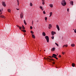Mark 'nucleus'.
I'll use <instances>...</instances> for the list:
<instances>
[{"mask_svg": "<svg viewBox=\"0 0 76 76\" xmlns=\"http://www.w3.org/2000/svg\"><path fill=\"white\" fill-rule=\"evenodd\" d=\"M20 17L21 19H22V18H23V13L22 12H21Z\"/></svg>", "mask_w": 76, "mask_h": 76, "instance_id": "4", "label": "nucleus"}, {"mask_svg": "<svg viewBox=\"0 0 76 76\" xmlns=\"http://www.w3.org/2000/svg\"><path fill=\"white\" fill-rule=\"evenodd\" d=\"M22 28L23 29H25V28L24 27H23Z\"/></svg>", "mask_w": 76, "mask_h": 76, "instance_id": "36", "label": "nucleus"}, {"mask_svg": "<svg viewBox=\"0 0 76 76\" xmlns=\"http://www.w3.org/2000/svg\"><path fill=\"white\" fill-rule=\"evenodd\" d=\"M55 50H56V48H53L51 49V50L52 51H55Z\"/></svg>", "mask_w": 76, "mask_h": 76, "instance_id": "11", "label": "nucleus"}, {"mask_svg": "<svg viewBox=\"0 0 76 76\" xmlns=\"http://www.w3.org/2000/svg\"><path fill=\"white\" fill-rule=\"evenodd\" d=\"M46 22H47V21H46Z\"/></svg>", "mask_w": 76, "mask_h": 76, "instance_id": "57", "label": "nucleus"}, {"mask_svg": "<svg viewBox=\"0 0 76 76\" xmlns=\"http://www.w3.org/2000/svg\"><path fill=\"white\" fill-rule=\"evenodd\" d=\"M34 21H32V24L33 25L34 24V23H33Z\"/></svg>", "mask_w": 76, "mask_h": 76, "instance_id": "41", "label": "nucleus"}, {"mask_svg": "<svg viewBox=\"0 0 76 76\" xmlns=\"http://www.w3.org/2000/svg\"><path fill=\"white\" fill-rule=\"evenodd\" d=\"M69 8H68L67 9V11L68 12H69Z\"/></svg>", "mask_w": 76, "mask_h": 76, "instance_id": "43", "label": "nucleus"}, {"mask_svg": "<svg viewBox=\"0 0 76 76\" xmlns=\"http://www.w3.org/2000/svg\"><path fill=\"white\" fill-rule=\"evenodd\" d=\"M52 56V57L53 58L54 57V58H55V57H57V55L54 54H53V55Z\"/></svg>", "mask_w": 76, "mask_h": 76, "instance_id": "7", "label": "nucleus"}, {"mask_svg": "<svg viewBox=\"0 0 76 76\" xmlns=\"http://www.w3.org/2000/svg\"><path fill=\"white\" fill-rule=\"evenodd\" d=\"M49 6L51 8H53V4H50Z\"/></svg>", "mask_w": 76, "mask_h": 76, "instance_id": "17", "label": "nucleus"}, {"mask_svg": "<svg viewBox=\"0 0 76 76\" xmlns=\"http://www.w3.org/2000/svg\"><path fill=\"white\" fill-rule=\"evenodd\" d=\"M69 1L70 0H69Z\"/></svg>", "mask_w": 76, "mask_h": 76, "instance_id": "58", "label": "nucleus"}, {"mask_svg": "<svg viewBox=\"0 0 76 76\" xmlns=\"http://www.w3.org/2000/svg\"><path fill=\"white\" fill-rule=\"evenodd\" d=\"M55 58H56V60H58V58H57L56 57Z\"/></svg>", "mask_w": 76, "mask_h": 76, "instance_id": "39", "label": "nucleus"}, {"mask_svg": "<svg viewBox=\"0 0 76 76\" xmlns=\"http://www.w3.org/2000/svg\"><path fill=\"white\" fill-rule=\"evenodd\" d=\"M72 67H75V64L74 63H72Z\"/></svg>", "mask_w": 76, "mask_h": 76, "instance_id": "22", "label": "nucleus"}, {"mask_svg": "<svg viewBox=\"0 0 76 76\" xmlns=\"http://www.w3.org/2000/svg\"><path fill=\"white\" fill-rule=\"evenodd\" d=\"M56 26L58 31H60V28L59 27V26H58V25L57 24L56 25Z\"/></svg>", "mask_w": 76, "mask_h": 76, "instance_id": "9", "label": "nucleus"}, {"mask_svg": "<svg viewBox=\"0 0 76 76\" xmlns=\"http://www.w3.org/2000/svg\"><path fill=\"white\" fill-rule=\"evenodd\" d=\"M42 4L43 5H44V4H45V2H42Z\"/></svg>", "mask_w": 76, "mask_h": 76, "instance_id": "32", "label": "nucleus"}, {"mask_svg": "<svg viewBox=\"0 0 76 76\" xmlns=\"http://www.w3.org/2000/svg\"><path fill=\"white\" fill-rule=\"evenodd\" d=\"M40 51H41V50H40Z\"/></svg>", "mask_w": 76, "mask_h": 76, "instance_id": "55", "label": "nucleus"}, {"mask_svg": "<svg viewBox=\"0 0 76 76\" xmlns=\"http://www.w3.org/2000/svg\"><path fill=\"white\" fill-rule=\"evenodd\" d=\"M56 69H58V68L57 67V66H56Z\"/></svg>", "mask_w": 76, "mask_h": 76, "instance_id": "47", "label": "nucleus"}, {"mask_svg": "<svg viewBox=\"0 0 76 76\" xmlns=\"http://www.w3.org/2000/svg\"><path fill=\"white\" fill-rule=\"evenodd\" d=\"M31 35L32 36V37H33V38H34V39H35V35L33 34H31Z\"/></svg>", "mask_w": 76, "mask_h": 76, "instance_id": "13", "label": "nucleus"}, {"mask_svg": "<svg viewBox=\"0 0 76 76\" xmlns=\"http://www.w3.org/2000/svg\"><path fill=\"white\" fill-rule=\"evenodd\" d=\"M45 20H47V17H45Z\"/></svg>", "mask_w": 76, "mask_h": 76, "instance_id": "29", "label": "nucleus"}, {"mask_svg": "<svg viewBox=\"0 0 76 76\" xmlns=\"http://www.w3.org/2000/svg\"><path fill=\"white\" fill-rule=\"evenodd\" d=\"M30 6H33V5L32 4V3L31 2L30 4Z\"/></svg>", "mask_w": 76, "mask_h": 76, "instance_id": "25", "label": "nucleus"}, {"mask_svg": "<svg viewBox=\"0 0 76 76\" xmlns=\"http://www.w3.org/2000/svg\"><path fill=\"white\" fill-rule=\"evenodd\" d=\"M50 15L49 16V17H50H50H51V16H52V15H53V12H50Z\"/></svg>", "mask_w": 76, "mask_h": 76, "instance_id": "15", "label": "nucleus"}, {"mask_svg": "<svg viewBox=\"0 0 76 76\" xmlns=\"http://www.w3.org/2000/svg\"><path fill=\"white\" fill-rule=\"evenodd\" d=\"M44 51H45V50H44Z\"/></svg>", "mask_w": 76, "mask_h": 76, "instance_id": "54", "label": "nucleus"}, {"mask_svg": "<svg viewBox=\"0 0 76 76\" xmlns=\"http://www.w3.org/2000/svg\"><path fill=\"white\" fill-rule=\"evenodd\" d=\"M54 34H56V33L54 31H52L51 32V34L53 36H54Z\"/></svg>", "mask_w": 76, "mask_h": 76, "instance_id": "6", "label": "nucleus"}, {"mask_svg": "<svg viewBox=\"0 0 76 76\" xmlns=\"http://www.w3.org/2000/svg\"><path fill=\"white\" fill-rule=\"evenodd\" d=\"M42 36H44V37H45V35H46L45 33V32H42Z\"/></svg>", "mask_w": 76, "mask_h": 76, "instance_id": "10", "label": "nucleus"}, {"mask_svg": "<svg viewBox=\"0 0 76 76\" xmlns=\"http://www.w3.org/2000/svg\"><path fill=\"white\" fill-rule=\"evenodd\" d=\"M0 12H1V10L0 9Z\"/></svg>", "mask_w": 76, "mask_h": 76, "instance_id": "53", "label": "nucleus"}, {"mask_svg": "<svg viewBox=\"0 0 76 76\" xmlns=\"http://www.w3.org/2000/svg\"><path fill=\"white\" fill-rule=\"evenodd\" d=\"M21 31L23 32H26V31L25 30H22Z\"/></svg>", "mask_w": 76, "mask_h": 76, "instance_id": "26", "label": "nucleus"}, {"mask_svg": "<svg viewBox=\"0 0 76 76\" xmlns=\"http://www.w3.org/2000/svg\"><path fill=\"white\" fill-rule=\"evenodd\" d=\"M16 26H17V27H18V28H19V27L20 26H19L18 25H17Z\"/></svg>", "mask_w": 76, "mask_h": 76, "instance_id": "37", "label": "nucleus"}, {"mask_svg": "<svg viewBox=\"0 0 76 76\" xmlns=\"http://www.w3.org/2000/svg\"><path fill=\"white\" fill-rule=\"evenodd\" d=\"M62 54H63V55H64V53H64L63 52H62Z\"/></svg>", "mask_w": 76, "mask_h": 76, "instance_id": "33", "label": "nucleus"}, {"mask_svg": "<svg viewBox=\"0 0 76 76\" xmlns=\"http://www.w3.org/2000/svg\"><path fill=\"white\" fill-rule=\"evenodd\" d=\"M2 14V12H1L0 13V15H1Z\"/></svg>", "mask_w": 76, "mask_h": 76, "instance_id": "44", "label": "nucleus"}, {"mask_svg": "<svg viewBox=\"0 0 76 76\" xmlns=\"http://www.w3.org/2000/svg\"><path fill=\"white\" fill-rule=\"evenodd\" d=\"M56 67H58V65H56Z\"/></svg>", "mask_w": 76, "mask_h": 76, "instance_id": "52", "label": "nucleus"}, {"mask_svg": "<svg viewBox=\"0 0 76 76\" xmlns=\"http://www.w3.org/2000/svg\"><path fill=\"white\" fill-rule=\"evenodd\" d=\"M0 17L1 18H4V16L3 15H1L0 16Z\"/></svg>", "mask_w": 76, "mask_h": 76, "instance_id": "24", "label": "nucleus"}, {"mask_svg": "<svg viewBox=\"0 0 76 76\" xmlns=\"http://www.w3.org/2000/svg\"><path fill=\"white\" fill-rule=\"evenodd\" d=\"M68 46V45H64L62 47L63 48H64V47H67Z\"/></svg>", "mask_w": 76, "mask_h": 76, "instance_id": "16", "label": "nucleus"}, {"mask_svg": "<svg viewBox=\"0 0 76 76\" xmlns=\"http://www.w3.org/2000/svg\"><path fill=\"white\" fill-rule=\"evenodd\" d=\"M53 64H55V62H53Z\"/></svg>", "mask_w": 76, "mask_h": 76, "instance_id": "46", "label": "nucleus"}, {"mask_svg": "<svg viewBox=\"0 0 76 76\" xmlns=\"http://www.w3.org/2000/svg\"><path fill=\"white\" fill-rule=\"evenodd\" d=\"M44 59L45 60H52V61H54V60L53 59H50L49 58H47L44 57Z\"/></svg>", "mask_w": 76, "mask_h": 76, "instance_id": "3", "label": "nucleus"}, {"mask_svg": "<svg viewBox=\"0 0 76 76\" xmlns=\"http://www.w3.org/2000/svg\"><path fill=\"white\" fill-rule=\"evenodd\" d=\"M45 38L47 42H49V37L48 36H45Z\"/></svg>", "mask_w": 76, "mask_h": 76, "instance_id": "2", "label": "nucleus"}, {"mask_svg": "<svg viewBox=\"0 0 76 76\" xmlns=\"http://www.w3.org/2000/svg\"><path fill=\"white\" fill-rule=\"evenodd\" d=\"M52 28V25L51 24H49L48 28L49 29H51Z\"/></svg>", "mask_w": 76, "mask_h": 76, "instance_id": "8", "label": "nucleus"}, {"mask_svg": "<svg viewBox=\"0 0 76 76\" xmlns=\"http://www.w3.org/2000/svg\"><path fill=\"white\" fill-rule=\"evenodd\" d=\"M74 32L75 33H76V29H75V30H74Z\"/></svg>", "mask_w": 76, "mask_h": 76, "instance_id": "35", "label": "nucleus"}, {"mask_svg": "<svg viewBox=\"0 0 76 76\" xmlns=\"http://www.w3.org/2000/svg\"><path fill=\"white\" fill-rule=\"evenodd\" d=\"M55 44L57 47H58L59 46L58 45V44L57 43H55Z\"/></svg>", "mask_w": 76, "mask_h": 76, "instance_id": "28", "label": "nucleus"}, {"mask_svg": "<svg viewBox=\"0 0 76 76\" xmlns=\"http://www.w3.org/2000/svg\"><path fill=\"white\" fill-rule=\"evenodd\" d=\"M22 27H24V26H23V25H22Z\"/></svg>", "mask_w": 76, "mask_h": 76, "instance_id": "51", "label": "nucleus"}, {"mask_svg": "<svg viewBox=\"0 0 76 76\" xmlns=\"http://www.w3.org/2000/svg\"><path fill=\"white\" fill-rule=\"evenodd\" d=\"M70 4H71V5H72L73 6V1H71L70 2Z\"/></svg>", "mask_w": 76, "mask_h": 76, "instance_id": "12", "label": "nucleus"}, {"mask_svg": "<svg viewBox=\"0 0 76 76\" xmlns=\"http://www.w3.org/2000/svg\"><path fill=\"white\" fill-rule=\"evenodd\" d=\"M16 10H20V9H18V8H16Z\"/></svg>", "mask_w": 76, "mask_h": 76, "instance_id": "38", "label": "nucleus"}, {"mask_svg": "<svg viewBox=\"0 0 76 76\" xmlns=\"http://www.w3.org/2000/svg\"><path fill=\"white\" fill-rule=\"evenodd\" d=\"M24 24H25V25H26L27 23L26 22V21H25V20H24Z\"/></svg>", "mask_w": 76, "mask_h": 76, "instance_id": "21", "label": "nucleus"}, {"mask_svg": "<svg viewBox=\"0 0 76 76\" xmlns=\"http://www.w3.org/2000/svg\"><path fill=\"white\" fill-rule=\"evenodd\" d=\"M50 61V62H51V61Z\"/></svg>", "mask_w": 76, "mask_h": 76, "instance_id": "49", "label": "nucleus"}, {"mask_svg": "<svg viewBox=\"0 0 76 76\" xmlns=\"http://www.w3.org/2000/svg\"><path fill=\"white\" fill-rule=\"evenodd\" d=\"M54 37L53 36L52 37H51V39H54Z\"/></svg>", "mask_w": 76, "mask_h": 76, "instance_id": "30", "label": "nucleus"}, {"mask_svg": "<svg viewBox=\"0 0 76 76\" xmlns=\"http://www.w3.org/2000/svg\"><path fill=\"white\" fill-rule=\"evenodd\" d=\"M61 4L63 6H65L66 5V2L65 0H62L61 2Z\"/></svg>", "mask_w": 76, "mask_h": 76, "instance_id": "1", "label": "nucleus"}, {"mask_svg": "<svg viewBox=\"0 0 76 76\" xmlns=\"http://www.w3.org/2000/svg\"><path fill=\"white\" fill-rule=\"evenodd\" d=\"M39 8H40V9L42 10V11H43L44 9H42L43 7L42 6H40L39 7Z\"/></svg>", "mask_w": 76, "mask_h": 76, "instance_id": "18", "label": "nucleus"}, {"mask_svg": "<svg viewBox=\"0 0 76 76\" xmlns=\"http://www.w3.org/2000/svg\"><path fill=\"white\" fill-rule=\"evenodd\" d=\"M57 55H58V54H57Z\"/></svg>", "mask_w": 76, "mask_h": 76, "instance_id": "56", "label": "nucleus"}, {"mask_svg": "<svg viewBox=\"0 0 76 76\" xmlns=\"http://www.w3.org/2000/svg\"><path fill=\"white\" fill-rule=\"evenodd\" d=\"M17 2V4L18 6H19V0H16Z\"/></svg>", "mask_w": 76, "mask_h": 76, "instance_id": "14", "label": "nucleus"}, {"mask_svg": "<svg viewBox=\"0 0 76 76\" xmlns=\"http://www.w3.org/2000/svg\"><path fill=\"white\" fill-rule=\"evenodd\" d=\"M61 57V55H59V57L60 58V57Z\"/></svg>", "mask_w": 76, "mask_h": 76, "instance_id": "42", "label": "nucleus"}, {"mask_svg": "<svg viewBox=\"0 0 76 76\" xmlns=\"http://www.w3.org/2000/svg\"><path fill=\"white\" fill-rule=\"evenodd\" d=\"M42 2H44V1H45V0H42Z\"/></svg>", "mask_w": 76, "mask_h": 76, "instance_id": "40", "label": "nucleus"}, {"mask_svg": "<svg viewBox=\"0 0 76 76\" xmlns=\"http://www.w3.org/2000/svg\"><path fill=\"white\" fill-rule=\"evenodd\" d=\"M49 57H50V58H51V57H52L50 56H49Z\"/></svg>", "mask_w": 76, "mask_h": 76, "instance_id": "45", "label": "nucleus"}, {"mask_svg": "<svg viewBox=\"0 0 76 76\" xmlns=\"http://www.w3.org/2000/svg\"><path fill=\"white\" fill-rule=\"evenodd\" d=\"M2 5L4 7H6V3H5V2L4 1H2Z\"/></svg>", "mask_w": 76, "mask_h": 76, "instance_id": "5", "label": "nucleus"}, {"mask_svg": "<svg viewBox=\"0 0 76 76\" xmlns=\"http://www.w3.org/2000/svg\"><path fill=\"white\" fill-rule=\"evenodd\" d=\"M71 47H75V45L74 44H72L71 45Z\"/></svg>", "mask_w": 76, "mask_h": 76, "instance_id": "19", "label": "nucleus"}, {"mask_svg": "<svg viewBox=\"0 0 76 76\" xmlns=\"http://www.w3.org/2000/svg\"><path fill=\"white\" fill-rule=\"evenodd\" d=\"M7 11L9 13H10V12H11V10H10V9H8Z\"/></svg>", "mask_w": 76, "mask_h": 76, "instance_id": "20", "label": "nucleus"}, {"mask_svg": "<svg viewBox=\"0 0 76 76\" xmlns=\"http://www.w3.org/2000/svg\"><path fill=\"white\" fill-rule=\"evenodd\" d=\"M19 28L20 30H21L22 29V27L20 26L19 27Z\"/></svg>", "mask_w": 76, "mask_h": 76, "instance_id": "27", "label": "nucleus"}, {"mask_svg": "<svg viewBox=\"0 0 76 76\" xmlns=\"http://www.w3.org/2000/svg\"><path fill=\"white\" fill-rule=\"evenodd\" d=\"M30 29H32V28H33L32 26H31L30 27Z\"/></svg>", "mask_w": 76, "mask_h": 76, "instance_id": "34", "label": "nucleus"}, {"mask_svg": "<svg viewBox=\"0 0 76 76\" xmlns=\"http://www.w3.org/2000/svg\"><path fill=\"white\" fill-rule=\"evenodd\" d=\"M43 14H45V11H44L43 12Z\"/></svg>", "mask_w": 76, "mask_h": 76, "instance_id": "31", "label": "nucleus"}, {"mask_svg": "<svg viewBox=\"0 0 76 76\" xmlns=\"http://www.w3.org/2000/svg\"><path fill=\"white\" fill-rule=\"evenodd\" d=\"M73 30H74V31H75V29H73Z\"/></svg>", "mask_w": 76, "mask_h": 76, "instance_id": "50", "label": "nucleus"}, {"mask_svg": "<svg viewBox=\"0 0 76 76\" xmlns=\"http://www.w3.org/2000/svg\"><path fill=\"white\" fill-rule=\"evenodd\" d=\"M39 22V21L38 20H37V22Z\"/></svg>", "mask_w": 76, "mask_h": 76, "instance_id": "48", "label": "nucleus"}, {"mask_svg": "<svg viewBox=\"0 0 76 76\" xmlns=\"http://www.w3.org/2000/svg\"><path fill=\"white\" fill-rule=\"evenodd\" d=\"M30 32L31 34H34V32L32 31H31Z\"/></svg>", "mask_w": 76, "mask_h": 76, "instance_id": "23", "label": "nucleus"}]
</instances>
